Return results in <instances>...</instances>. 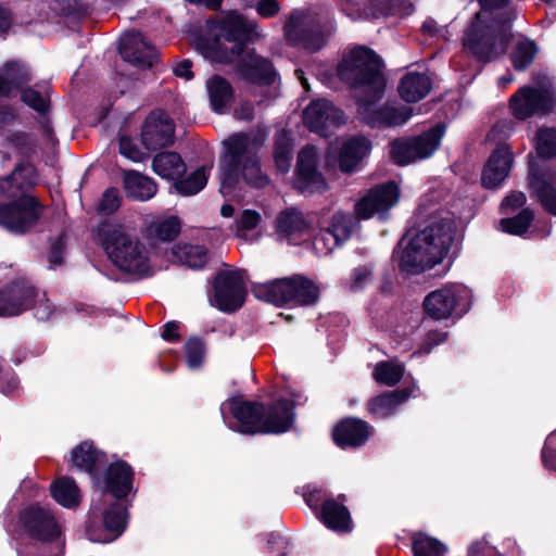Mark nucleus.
I'll return each instance as SVG.
<instances>
[{
  "label": "nucleus",
  "mask_w": 556,
  "mask_h": 556,
  "mask_svg": "<svg viewBox=\"0 0 556 556\" xmlns=\"http://www.w3.org/2000/svg\"><path fill=\"white\" fill-rule=\"evenodd\" d=\"M338 75L358 90V117L372 128L402 126L409 121L413 110L397 103H386L378 106L382 97L386 80L381 73L378 55L367 47H356L346 54L338 66Z\"/></svg>",
  "instance_id": "nucleus-1"
},
{
  "label": "nucleus",
  "mask_w": 556,
  "mask_h": 556,
  "mask_svg": "<svg viewBox=\"0 0 556 556\" xmlns=\"http://www.w3.org/2000/svg\"><path fill=\"white\" fill-rule=\"evenodd\" d=\"M416 218L427 225L414 237L405 236L394 253L400 268L412 275L442 262L454 243L456 231L450 213L440 211L432 202L419 204Z\"/></svg>",
  "instance_id": "nucleus-2"
},
{
  "label": "nucleus",
  "mask_w": 556,
  "mask_h": 556,
  "mask_svg": "<svg viewBox=\"0 0 556 556\" xmlns=\"http://www.w3.org/2000/svg\"><path fill=\"white\" fill-rule=\"evenodd\" d=\"M134 471L123 462L106 469L99 494L93 497L86 523V534L91 542L110 543L126 529L127 510L121 502L132 489Z\"/></svg>",
  "instance_id": "nucleus-3"
},
{
  "label": "nucleus",
  "mask_w": 556,
  "mask_h": 556,
  "mask_svg": "<svg viewBox=\"0 0 556 556\" xmlns=\"http://www.w3.org/2000/svg\"><path fill=\"white\" fill-rule=\"evenodd\" d=\"M219 34L225 41L232 43L231 49L224 48L217 39L204 51L207 56L220 63L237 62L238 72L247 80L264 85L275 81L276 72L271 63L253 51L243 50L247 42L264 37L255 20L229 12L220 22Z\"/></svg>",
  "instance_id": "nucleus-4"
},
{
  "label": "nucleus",
  "mask_w": 556,
  "mask_h": 556,
  "mask_svg": "<svg viewBox=\"0 0 556 556\" xmlns=\"http://www.w3.org/2000/svg\"><path fill=\"white\" fill-rule=\"evenodd\" d=\"M302 402L301 393L290 391L273 404L264 415L261 404L245 401L242 396H233L222 403L220 415L230 430L243 434L282 433L293 424L294 405Z\"/></svg>",
  "instance_id": "nucleus-5"
},
{
  "label": "nucleus",
  "mask_w": 556,
  "mask_h": 556,
  "mask_svg": "<svg viewBox=\"0 0 556 556\" xmlns=\"http://www.w3.org/2000/svg\"><path fill=\"white\" fill-rule=\"evenodd\" d=\"M35 167L18 163L14 170L0 179V194L13 201L0 205V226L15 233H23L40 217L42 206L29 191L37 184Z\"/></svg>",
  "instance_id": "nucleus-6"
},
{
  "label": "nucleus",
  "mask_w": 556,
  "mask_h": 556,
  "mask_svg": "<svg viewBox=\"0 0 556 556\" xmlns=\"http://www.w3.org/2000/svg\"><path fill=\"white\" fill-rule=\"evenodd\" d=\"M223 144L225 153L220 159V192L224 195L230 194L241 180L253 188H264L269 184L258 157L263 144L261 136L235 134Z\"/></svg>",
  "instance_id": "nucleus-7"
},
{
  "label": "nucleus",
  "mask_w": 556,
  "mask_h": 556,
  "mask_svg": "<svg viewBox=\"0 0 556 556\" xmlns=\"http://www.w3.org/2000/svg\"><path fill=\"white\" fill-rule=\"evenodd\" d=\"M100 236L105 253L119 269L139 276L150 273L149 251L128 228L119 224H104Z\"/></svg>",
  "instance_id": "nucleus-8"
},
{
  "label": "nucleus",
  "mask_w": 556,
  "mask_h": 556,
  "mask_svg": "<svg viewBox=\"0 0 556 556\" xmlns=\"http://www.w3.org/2000/svg\"><path fill=\"white\" fill-rule=\"evenodd\" d=\"M510 36V24L476 17L464 34V52L479 62H491L505 53Z\"/></svg>",
  "instance_id": "nucleus-9"
},
{
  "label": "nucleus",
  "mask_w": 556,
  "mask_h": 556,
  "mask_svg": "<svg viewBox=\"0 0 556 556\" xmlns=\"http://www.w3.org/2000/svg\"><path fill=\"white\" fill-rule=\"evenodd\" d=\"M331 28L326 14L308 9L292 12L283 31L290 45L315 52L325 46Z\"/></svg>",
  "instance_id": "nucleus-10"
},
{
  "label": "nucleus",
  "mask_w": 556,
  "mask_h": 556,
  "mask_svg": "<svg viewBox=\"0 0 556 556\" xmlns=\"http://www.w3.org/2000/svg\"><path fill=\"white\" fill-rule=\"evenodd\" d=\"M18 527L24 535L48 546L54 556H63L66 543L64 527L50 510L39 506L23 509Z\"/></svg>",
  "instance_id": "nucleus-11"
},
{
  "label": "nucleus",
  "mask_w": 556,
  "mask_h": 556,
  "mask_svg": "<svg viewBox=\"0 0 556 556\" xmlns=\"http://www.w3.org/2000/svg\"><path fill=\"white\" fill-rule=\"evenodd\" d=\"M471 292L460 283H447L429 293L424 308L432 319L441 320L453 316H463L470 307Z\"/></svg>",
  "instance_id": "nucleus-12"
},
{
  "label": "nucleus",
  "mask_w": 556,
  "mask_h": 556,
  "mask_svg": "<svg viewBox=\"0 0 556 556\" xmlns=\"http://www.w3.org/2000/svg\"><path fill=\"white\" fill-rule=\"evenodd\" d=\"M444 134L445 125L437 124L419 136L394 140L391 143V157L399 165L428 159L439 148Z\"/></svg>",
  "instance_id": "nucleus-13"
},
{
  "label": "nucleus",
  "mask_w": 556,
  "mask_h": 556,
  "mask_svg": "<svg viewBox=\"0 0 556 556\" xmlns=\"http://www.w3.org/2000/svg\"><path fill=\"white\" fill-rule=\"evenodd\" d=\"M245 287L242 270H226L217 274L214 280L212 305L225 313L240 308L244 302Z\"/></svg>",
  "instance_id": "nucleus-14"
},
{
  "label": "nucleus",
  "mask_w": 556,
  "mask_h": 556,
  "mask_svg": "<svg viewBox=\"0 0 556 556\" xmlns=\"http://www.w3.org/2000/svg\"><path fill=\"white\" fill-rule=\"evenodd\" d=\"M553 106L551 84H542L536 88L522 87L510 99V108L519 119H526L533 114L546 113Z\"/></svg>",
  "instance_id": "nucleus-15"
},
{
  "label": "nucleus",
  "mask_w": 556,
  "mask_h": 556,
  "mask_svg": "<svg viewBox=\"0 0 556 556\" xmlns=\"http://www.w3.org/2000/svg\"><path fill=\"white\" fill-rule=\"evenodd\" d=\"M342 10L353 20L377 18L384 15H406L412 12L408 0H339Z\"/></svg>",
  "instance_id": "nucleus-16"
},
{
  "label": "nucleus",
  "mask_w": 556,
  "mask_h": 556,
  "mask_svg": "<svg viewBox=\"0 0 556 556\" xmlns=\"http://www.w3.org/2000/svg\"><path fill=\"white\" fill-rule=\"evenodd\" d=\"M303 121L309 130L328 137L334 128L345 122V117L329 100L317 99L304 110Z\"/></svg>",
  "instance_id": "nucleus-17"
},
{
  "label": "nucleus",
  "mask_w": 556,
  "mask_h": 556,
  "mask_svg": "<svg viewBox=\"0 0 556 556\" xmlns=\"http://www.w3.org/2000/svg\"><path fill=\"white\" fill-rule=\"evenodd\" d=\"M399 195V187L393 181L377 186L355 204V214L359 219L382 214L396 204Z\"/></svg>",
  "instance_id": "nucleus-18"
},
{
  "label": "nucleus",
  "mask_w": 556,
  "mask_h": 556,
  "mask_svg": "<svg viewBox=\"0 0 556 556\" xmlns=\"http://www.w3.org/2000/svg\"><path fill=\"white\" fill-rule=\"evenodd\" d=\"M37 290L25 280L18 279L0 290V317L16 316L30 308Z\"/></svg>",
  "instance_id": "nucleus-19"
},
{
  "label": "nucleus",
  "mask_w": 556,
  "mask_h": 556,
  "mask_svg": "<svg viewBox=\"0 0 556 556\" xmlns=\"http://www.w3.org/2000/svg\"><path fill=\"white\" fill-rule=\"evenodd\" d=\"M175 125L163 111L151 112L141 129V141L148 150H157L174 142Z\"/></svg>",
  "instance_id": "nucleus-20"
},
{
  "label": "nucleus",
  "mask_w": 556,
  "mask_h": 556,
  "mask_svg": "<svg viewBox=\"0 0 556 556\" xmlns=\"http://www.w3.org/2000/svg\"><path fill=\"white\" fill-rule=\"evenodd\" d=\"M316 150L312 146L304 147L298 156L295 188L303 194L323 192L327 184L323 175L316 169Z\"/></svg>",
  "instance_id": "nucleus-21"
},
{
  "label": "nucleus",
  "mask_w": 556,
  "mask_h": 556,
  "mask_svg": "<svg viewBox=\"0 0 556 556\" xmlns=\"http://www.w3.org/2000/svg\"><path fill=\"white\" fill-rule=\"evenodd\" d=\"M122 58L139 68L151 67L157 61V51L140 33H126L119 40Z\"/></svg>",
  "instance_id": "nucleus-22"
},
{
  "label": "nucleus",
  "mask_w": 556,
  "mask_h": 556,
  "mask_svg": "<svg viewBox=\"0 0 556 556\" xmlns=\"http://www.w3.org/2000/svg\"><path fill=\"white\" fill-rule=\"evenodd\" d=\"M312 223L296 208H287L276 218L275 229L280 241L298 245L311 237Z\"/></svg>",
  "instance_id": "nucleus-23"
},
{
  "label": "nucleus",
  "mask_w": 556,
  "mask_h": 556,
  "mask_svg": "<svg viewBox=\"0 0 556 556\" xmlns=\"http://www.w3.org/2000/svg\"><path fill=\"white\" fill-rule=\"evenodd\" d=\"M513 161L510 148L506 144L498 146L490 155L482 170V185L489 189L498 187L508 176Z\"/></svg>",
  "instance_id": "nucleus-24"
},
{
  "label": "nucleus",
  "mask_w": 556,
  "mask_h": 556,
  "mask_svg": "<svg viewBox=\"0 0 556 556\" xmlns=\"http://www.w3.org/2000/svg\"><path fill=\"white\" fill-rule=\"evenodd\" d=\"M372 432V428L364 420L348 418L333 429V440L340 447H356L364 444Z\"/></svg>",
  "instance_id": "nucleus-25"
},
{
  "label": "nucleus",
  "mask_w": 556,
  "mask_h": 556,
  "mask_svg": "<svg viewBox=\"0 0 556 556\" xmlns=\"http://www.w3.org/2000/svg\"><path fill=\"white\" fill-rule=\"evenodd\" d=\"M529 186L543 207L556 216V175L551 172H541L531 167Z\"/></svg>",
  "instance_id": "nucleus-26"
},
{
  "label": "nucleus",
  "mask_w": 556,
  "mask_h": 556,
  "mask_svg": "<svg viewBox=\"0 0 556 556\" xmlns=\"http://www.w3.org/2000/svg\"><path fill=\"white\" fill-rule=\"evenodd\" d=\"M293 276L275 279L254 287L256 298L275 305H293L292 292L294 291Z\"/></svg>",
  "instance_id": "nucleus-27"
},
{
  "label": "nucleus",
  "mask_w": 556,
  "mask_h": 556,
  "mask_svg": "<svg viewBox=\"0 0 556 556\" xmlns=\"http://www.w3.org/2000/svg\"><path fill=\"white\" fill-rule=\"evenodd\" d=\"M345 497L340 495L338 498H328L324 502L320 510V519L324 525L338 532L351 530V516L349 509L343 504Z\"/></svg>",
  "instance_id": "nucleus-28"
},
{
  "label": "nucleus",
  "mask_w": 556,
  "mask_h": 556,
  "mask_svg": "<svg viewBox=\"0 0 556 556\" xmlns=\"http://www.w3.org/2000/svg\"><path fill=\"white\" fill-rule=\"evenodd\" d=\"M206 90L212 110L224 114L233 101V89L228 80L215 75L206 80Z\"/></svg>",
  "instance_id": "nucleus-29"
},
{
  "label": "nucleus",
  "mask_w": 556,
  "mask_h": 556,
  "mask_svg": "<svg viewBox=\"0 0 556 556\" xmlns=\"http://www.w3.org/2000/svg\"><path fill=\"white\" fill-rule=\"evenodd\" d=\"M432 84L426 74L409 72L404 75L399 84V93L406 102H418L431 90Z\"/></svg>",
  "instance_id": "nucleus-30"
},
{
  "label": "nucleus",
  "mask_w": 556,
  "mask_h": 556,
  "mask_svg": "<svg viewBox=\"0 0 556 556\" xmlns=\"http://www.w3.org/2000/svg\"><path fill=\"white\" fill-rule=\"evenodd\" d=\"M371 142L364 136L349 139L340 152V168L343 172H352L358 163L369 153Z\"/></svg>",
  "instance_id": "nucleus-31"
},
{
  "label": "nucleus",
  "mask_w": 556,
  "mask_h": 556,
  "mask_svg": "<svg viewBox=\"0 0 556 556\" xmlns=\"http://www.w3.org/2000/svg\"><path fill=\"white\" fill-rule=\"evenodd\" d=\"M124 189L128 198L148 201L155 195L156 184L152 178L130 170L124 175Z\"/></svg>",
  "instance_id": "nucleus-32"
},
{
  "label": "nucleus",
  "mask_w": 556,
  "mask_h": 556,
  "mask_svg": "<svg viewBox=\"0 0 556 556\" xmlns=\"http://www.w3.org/2000/svg\"><path fill=\"white\" fill-rule=\"evenodd\" d=\"M153 170L164 179L175 180L181 178L186 172V164L176 152H162L154 156Z\"/></svg>",
  "instance_id": "nucleus-33"
},
{
  "label": "nucleus",
  "mask_w": 556,
  "mask_h": 556,
  "mask_svg": "<svg viewBox=\"0 0 556 556\" xmlns=\"http://www.w3.org/2000/svg\"><path fill=\"white\" fill-rule=\"evenodd\" d=\"M71 457L76 468L93 475L103 463L104 456L91 442L86 441L73 448Z\"/></svg>",
  "instance_id": "nucleus-34"
},
{
  "label": "nucleus",
  "mask_w": 556,
  "mask_h": 556,
  "mask_svg": "<svg viewBox=\"0 0 556 556\" xmlns=\"http://www.w3.org/2000/svg\"><path fill=\"white\" fill-rule=\"evenodd\" d=\"M409 396L408 390H396L381 394L370 401L369 410L377 418H386L392 415L399 405L404 403Z\"/></svg>",
  "instance_id": "nucleus-35"
},
{
  "label": "nucleus",
  "mask_w": 556,
  "mask_h": 556,
  "mask_svg": "<svg viewBox=\"0 0 556 556\" xmlns=\"http://www.w3.org/2000/svg\"><path fill=\"white\" fill-rule=\"evenodd\" d=\"M30 74L25 65L8 62L0 70V96L9 94L13 89L29 81Z\"/></svg>",
  "instance_id": "nucleus-36"
},
{
  "label": "nucleus",
  "mask_w": 556,
  "mask_h": 556,
  "mask_svg": "<svg viewBox=\"0 0 556 556\" xmlns=\"http://www.w3.org/2000/svg\"><path fill=\"white\" fill-rule=\"evenodd\" d=\"M173 256L180 264L192 269H200L204 267L208 260L205 247L190 243H180L175 245L173 248Z\"/></svg>",
  "instance_id": "nucleus-37"
},
{
  "label": "nucleus",
  "mask_w": 556,
  "mask_h": 556,
  "mask_svg": "<svg viewBox=\"0 0 556 556\" xmlns=\"http://www.w3.org/2000/svg\"><path fill=\"white\" fill-rule=\"evenodd\" d=\"M479 2L481 11L477 13L476 17L511 24L515 11L509 4V0H479Z\"/></svg>",
  "instance_id": "nucleus-38"
},
{
  "label": "nucleus",
  "mask_w": 556,
  "mask_h": 556,
  "mask_svg": "<svg viewBox=\"0 0 556 556\" xmlns=\"http://www.w3.org/2000/svg\"><path fill=\"white\" fill-rule=\"evenodd\" d=\"M293 286L295 287L292 292L293 305L308 306L318 301L320 288L313 280L301 275H294Z\"/></svg>",
  "instance_id": "nucleus-39"
},
{
  "label": "nucleus",
  "mask_w": 556,
  "mask_h": 556,
  "mask_svg": "<svg viewBox=\"0 0 556 556\" xmlns=\"http://www.w3.org/2000/svg\"><path fill=\"white\" fill-rule=\"evenodd\" d=\"M262 220L261 214L254 210H244L236 219V236L237 238L254 242L261 233L257 227Z\"/></svg>",
  "instance_id": "nucleus-40"
},
{
  "label": "nucleus",
  "mask_w": 556,
  "mask_h": 556,
  "mask_svg": "<svg viewBox=\"0 0 556 556\" xmlns=\"http://www.w3.org/2000/svg\"><path fill=\"white\" fill-rule=\"evenodd\" d=\"M52 496L66 508L75 507L80 502V492L75 481L71 478H60L52 484Z\"/></svg>",
  "instance_id": "nucleus-41"
},
{
  "label": "nucleus",
  "mask_w": 556,
  "mask_h": 556,
  "mask_svg": "<svg viewBox=\"0 0 556 556\" xmlns=\"http://www.w3.org/2000/svg\"><path fill=\"white\" fill-rule=\"evenodd\" d=\"M33 147L31 138L25 132H13L5 137L0 150L2 163L12 156L26 155Z\"/></svg>",
  "instance_id": "nucleus-42"
},
{
  "label": "nucleus",
  "mask_w": 556,
  "mask_h": 556,
  "mask_svg": "<svg viewBox=\"0 0 556 556\" xmlns=\"http://www.w3.org/2000/svg\"><path fill=\"white\" fill-rule=\"evenodd\" d=\"M207 177L206 167L201 166L186 178L175 179L174 189L177 193L185 197L194 195L206 186Z\"/></svg>",
  "instance_id": "nucleus-43"
},
{
  "label": "nucleus",
  "mask_w": 556,
  "mask_h": 556,
  "mask_svg": "<svg viewBox=\"0 0 556 556\" xmlns=\"http://www.w3.org/2000/svg\"><path fill=\"white\" fill-rule=\"evenodd\" d=\"M538 51L539 49L534 41L528 38L518 39L510 54L514 67L518 71L526 70L534 61Z\"/></svg>",
  "instance_id": "nucleus-44"
},
{
  "label": "nucleus",
  "mask_w": 556,
  "mask_h": 556,
  "mask_svg": "<svg viewBox=\"0 0 556 556\" xmlns=\"http://www.w3.org/2000/svg\"><path fill=\"white\" fill-rule=\"evenodd\" d=\"M404 371L405 368L401 363L389 361L379 362L375 366L372 375L378 383L392 387L402 379Z\"/></svg>",
  "instance_id": "nucleus-45"
},
{
  "label": "nucleus",
  "mask_w": 556,
  "mask_h": 556,
  "mask_svg": "<svg viewBox=\"0 0 556 556\" xmlns=\"http://www.w3.org/2000/svg\"><path fill=\"white\" fill-rule=\"evenodd\" d=\"M414 556H443L447 547L439 540L425 533H417L413 536Z\"/></svg>",
  "instance_id": "nucleus-46"
},
{
  "label": "nucleus",
  "mask_w": 556,
  "mask_h": 556,
  "mask_svg": "<svg viewBox=\"0 0 556 556\" xmlns=\"http://www.w3.org/2000/svg\"><path fill=\"white\" fill-rule=\"evenodd\" d=\"M356 227L355 218L342 212H338L333 214L331 218V224L327 227V229L336 235L337 239L341 242V244L348 240L352 232Z\"/></svg>",
  "instance_id": "nucleus-47"
},
{
  "label": "nucleus",
  "mask_w": 556,
  "mask_h": 556,
  "mask_svg": "<svg viewBox=\"0 0 556 556\" xmlns=\"http://www.w3.org/2000/svg\"><path fill=\"white\" fill-rule=\"evenodd\" d=\"M180 220L176 216H168L155 220L150 227V233L163 241H170L180 231Z\"/></svg>",
  "instance_id": "nucleus-48"
},
{
  "label": "nucleus",
  "mask_w": 556,
  "mask_h": 556,
  "mask_svg": "<svg viewBox=\"0 0 556 556\" xmlns=\"http://www.w3.org/2000/svg\"><path fill=\"white\" fill-rule=\"evenodd\" d=\"M532 220L533 212L525 208L515 217L501 219L500 227L504 232L520 236L528 230Z\"/></svg>",
  "instance_id": "nucleus-49"
},
{
  "label": "nucleus",
  "mask_w": 556,
  "mask_h": 556,
  "mask_svg": "<svg viewBox=\"0 0 556 556\" xmlns=\"http://www.w3.org/2000/svg\"><path fill=\"white\" fill-rule=\"evenodd\" d=\"M535 149L542 157L556 156V128H540L535 136Z\"/></svg>",
  "instance_id": "nucleus-50"
},
{
  "label": "nucleus",
  "mask_w": 556,
  "mask_h": 556,
  "mask_svg": "<svg viewBox=\"0 0 556 556\" xmlns=\"http://www.w3.org/2000/svg\"><path fill=\"white\" fill-rule=\"evenodd\" d=\"M275 163L281 173H287L291 166V144L287 134L282 132L275 142Z\"/></svg>",
  "instance_id": "nucleus-51"
},
{
  "label": "nucleus",
  "mask_w": 556,
  "mask_h": 556,
  "mask_svg": "<svg viewBox=\"0 0 556 556\" xmlns=\"http://www.w3.org/2000/svg\"><path fill=\"white\" fill-rule=\"evenodd\" d=\"M22 101L37 112H45L48 109L49 102L48 85L45 84L40 86V90L34 88H27L23 90Z\"/></svg>",
  "instance_id": "nucleus-52"
},
{
  "label": "nucleus",
  "mask_w": 556,
  "mask_h": 556,
  "mask_svg": "<svg viewBox=\"0 0 556 556\" xmlns=\"http://www.w3.org/2000/svg\"><path fill=\"white\" fill-rule=\"evenodd\" d=\"M186 363L190 369L199 368L204 361V343L199 339H190L185 346Z\"/></svg>",
  "instance_id": "nucleus-53"
},
{
  "label": "nucleus",
  "mask_w": 556,
  "mask_h": 556,
  "mask_svg": "<svg viewBox=\"0 0 556 556\" xmlns=\"http://www.w3.org/2000/svg\"><path fill=\"white\" fill-rule=\"evenodd\" d=\"M341 242L337 239L336 235L331 233L327 228L323 229L313 241V248L317 255H328Z\"/></svg>",
  "instance_id": "nucleus-54"
},
{
  "label": "nucleus",
  "mask_w": 556,
  "mask_h": 556,
  "mask_svg": "<svg viewBox=\"0 0 556 556\" xmlns=\"http://www.w3.org/2000/svg\"><path fill=\"white\" fill-rule=\"evenodd\" d=\"M372 280V270L369 266L356 267L345 281V287L350 291H358L369 285Z\"/></svg>",
  "instance_id": "nucleus-55"
},
{
  "label": "nucleus",
  "mask_w": 556,
  "mask_h": 556,
  "mask_svg": "<svg viewBox=\"0 0 556 556\" xmlns=\"http://www.w3.org/2000/svg\"><path fill=\"white\" fill-rule=\"evenodd\" d=\"M30 308L34 309L35 317L41 321L50 319L54 312V306L46 298V293H40L39 291H37V295L35 296Z\"/></svg>",
  "instance_id": "nucleus-56"
},
{
  "label": "nucleus",
  "mask_w": 556,
  "mask_h": 556,
  "mask_svg": "<svg viewBox=\"0 0 556 556\" xmlns=\"http://www.w3.org/2000/svg\"><path fill=\"white\" fill-rule=\"evenodd\" d=\"M122 198L119 191L115 188L108 189L100 201L99 211L103 214L110 215L117 211L121 206Z\"/></svg>",
  "instance_id": "nucleus-57"
},
{
  "label": "nucleus",
  "mask_w": 556,
  "mask_h": 556,
  "mask_svg": "<svg viewBox=\"0 0 556 556\" xmlns=\"http://www.w3.org/2000/svg\"><path fill=\"white\" fill-rule=\"evenodd\" d=\"M542 462L546 469L556 472V430L546 438L542 450Z\"/></svg>",
  "instance_id": "nucleus-58"
},
{
  "label": "nucleus",
  "mask_w": 556,
  "mask_h": 556,
  "mask_svg": "<svg viewBox=\"0 0 556 556\" xmlns=\"http://www.w3.org/2000/svg\"><path fill=\"white\" fill-rule=\"evenodd\" d=\"M119 152L123 156L132 162H141L144 159V153L128 137H121Z\"/></svg>",
  "instance_id": "nucleus-59"
},
{
  "label": "nucleus",
  "mask_w": 556,
  "mask_h": 556,
  "mask_svg": "<svg viewBox=\"0 0 556 556\" xmlns=\"http://www.w3.org/2000/svg\"><path fill=\"white\" fill-rule=\"evenodd\" d=\"M513 131V122L507 119L498 121L488 134V140L500 142L509 137Z\"/></svg>",
  "instance_id": "nucleus-60"
},
{
  "label": "nucleus",
  "mask_w": 556,
  "mask_h": 556,
  "mask_svg": "<svg viewBox=\"0 0 556 556\" xmlns=\"http://www.w3.org/2000/svg\"><path fill=\"white\" fill-rule=\"evenodd\" d=\"M328 498L326 491L316 486H308L304 494L305 503L314 510H317L319 506L323 507L324 502Z\"/></svg>",
  "instance_id": "nucleus-61"
},
{
  "label": "nucleus",
  "mask_w": 556,
  "mask_h": 556,
  "mask_svg": "<svg viewBox=\"0 0 556 556\" xmlns=\"http://www.w3.org/2000/svg\"><path fill=\"white\" fill-rule=\"evenodd\" d=\"M257 14L265 18L276 16L280 11V4L277 0H258L254 3Z\"/></svg>",
  "instance_id": "nucleus-62"
},
{
  "label": "nucleus",
  "mask_w": 556,
  "mask_h": 556,
  "mask_svg": "<svg viewBox=\"0 0 556 556\" xmlns=\"http://www.w3.org/2000/svg\"><path fill=\"white\" fill-rule=\"evenodd\" d=\"M527 198L523 192L514 191L508 194L502 202L501 210L504 214L515 211L526 204Z\"/></svg>",
  "instance_id": "nucleus-63"
},
{
  "label": "nucleus",
  "mask_w": 556,
  "mask_h": 556,
  "mask_svg": "<svg viewBox=\"0 0 556 556\" xmlns=\"http://www.w3.org/2000/svg\"><path fill=\"white\" fill-rule=\"evenodd\" d=\"M497 551L494 546L490 545L485 539L473 542L468 547L467 556H497Z\"/></svg>",
  "instance_id": "nucleus-64"
}]
</instances>
